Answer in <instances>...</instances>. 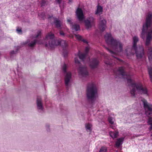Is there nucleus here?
Masks as SVG:
<instances>
[{
  "mask_svg": "<svg viewBox=\"0 0 152 152\" xmlns=\"http://www.w3.org/2000/svg\"><path fill=\"white\" fill-rule=\"evenodd\" d=\"M148 69L150 80L151 82L152 83V67H148Z\"/></svg>",
  "mask_w": 152,
  "mask_h": 152,
  "instance_id": "b1692460",
  "label": "nucleus"
},
{
  "mask_svg": "<svg viewBox=\"0 0 152 152\" xmlns=\"http://www.w3.org/2000/svg\"><path fill=\"white\" fill-rule=\"evenodd\" d=\"M99 63V61L98 58H93L90 61L89 66L91 68L94 69L98 67Z\"/></svg>",
  "mask_w": 152,
  "mask_h": 152,
  "instance_id": "f8f14e48",
  "label": "nucleus"
},
{
  "mask_svg": "<svg viewBox=\"0 0 152 152\" xmlns=\"http://www.w3.org/2000/svg\"><path fill=\"white\" fill-rule=\"evenodd\" d=\"M148 124L150 125L151 126L149 128V130H150L152 129V118L150 117H149L148 121Z\"/></svg>",
  "mask_w": 152,
  "mask_h": 152,
  "instance_id": "a878e982",
  "label": "nucleus"
},
{
  "mask_svg": "<svg viewBox=\"0 0 152 152\" xmlns=\"http://www.w3.org/2000/svg\"><path fill=\"white\" fill-rule=\"evenodd\" d=\"M110 136L113 138H115L117 137L118 132V131H115V132L110 131L109 132Z\"/></svg>",
  "mask_w": 152,
  "mask_h": 152,
  "instance_id": "412c9836",
  "label": "nucleus"
},
{
  "mask_svg": "<svg viewBox=\"0 0 152 152\" xmlns=\"http://www.w3.org/2000/svg\"><path fill=\"white\" fill-rule=\"evenodd\" d=\"M142 102L144 108L148 109L145 111V114L148 116L151 115L152 112V104H148L147 101L144 100H143Z\"/></svg>",
  "mask_w": 152,
  "mask_h": 152,
  "instance_id": "1a4fd4ad",
  "label": "nucleus"
},
{
  "mask_svg": "<svg viewBox=\"0 0 152 152\" xmlns=\"http://www.w3.org/2000/svg\"><path fill=\"white\" fill-rule=\"evenodd\" d=\"M16 31H17V32L19 33H20V32H21L22 31V30L21 29H18V28H17L16 29Z\"/></svg>",
  "mask_w": 152,
  "mask_h": 152,
  "instance_id": "c9c22d12",
  "label": "nucleus"
},
{
  "mask_svg": "<svg viewBox=\"0 0 152 152\" xmlns=\"http://www.w3.org/2000/svg\"><path fill=\"white\" fill-rule=\"evenodd\" d=\"M106 60L105 61L104 63L107 66H112L113 63L112 62L110 61V59L109 58L106 57Z\"/></svg>",
  "mask_w": 152,
  "mask_h": 152,
  "instance_id": "4be33fe9",
  "label": "nucleus"
},
{
  "mask_svg": "<svg viewBox=\"0 0 152 152\" xmlns=\"http://www.w3.org/2000/svg\"><path fill=\"white\" fill-rule=\"evenodd\" d=\"M37 42L38 44H43L42 41L41 40L38 41L36 39H35L34 41L31 42H30L29 41H27V42L24 43V44H27V45L28 47L32 48L34 46Z\"/></svg>",
  "mask_w": 152,
  "mask_h": 152,
  "instance_id": "2eb2a0df",
  "label": "nucleus"
},
{
  "mask_svg": "<svg viewBox=\"0 0 152 152\" xmlns=\"http://www.w3.org/2000/svg\"><path fill=\"white\" fill-rule=\"evenodd\" d=\"M89 49V48L88 47H86L85 49L84 53H80V52H79L78 54V56L80 59L83 60L86 56L88 52Z\"/></svg>",
  "mask_w": 152,
  "mask_h": 152,
  "instance_id": "dca6fc26",
  "label": "nucleus"
},
{
  "mask_svg": "<svg viewBox=\"0 0 152 152\" xmlns=\"http://www.w3.org/2000/svg\"><path fill=\"white\" fill-rule=\"evenodd\" d=\"M75 62L76 64H78L79 65V67L78 70L79 75L83 77H86L88 76V73L86 67L80 65V61L77 58H75Z\"/></svg>",
  "mask_w": 152,
  "mask_h": 152,
  "instance_id": "6e6552de",
  "label": "nucleus"
},
{
  "mask_svg": "<svg viewBox=\"0 0 152 152\" xmlns=\"http://www.w3.org/2000/svg\"><path fill=\"white\" fill-rule=\"evenodd\" d=\"M147 55L150 64L152 65V47H149L147 51Z\"/></svg>",
  "mask_w": 152,
  "mask_h": 152,
  "instance_id": "f3484780",
  "label": "nucleus"
},
{
  "mask_svg": "<svg viewBox=\"0 0 152 152\" xmlns=\"http://www.w3.org/2000/svg\"><path fill=\"white\" fill-rule=\"evenodd\" d=\"M108 121L110 124L112 125H113L114 124V121L113 118L111 117H109Z\"/></svg>",
  "mask_w": 152,
  "mask_h": 152,
  "instance_id": "c85d7f7f",
  "label": "nucleus"
},
{
  "mask_svg": "<svg viewBox=\"0 0 152 152\" xmlns=\"http://www.w3.org/2000/svg\"><path fill=\"white\" fill-rule=\"evenodd\" d=\"M53 34L51 33H49L46 35L45 39V46L52 49L57 46L61 45L63 48V56L64 57H66L68 53V50L66 48L68 46L67 42L64 40H55Z\"/></svg>",
  "mask_w": 152,
  "mask_h": 152,
  "instance_id": "7ed1b4c3",
  "label": "nucleus"
},
{
  "mask_svg": "<svg viewBox=\"0 0 152 152\" xmlns=\"http://www.w3.org/2000/svg\"><path fill=\"white\" fill-rule=\"evenodd\" d=\"M83 42H85V43H88V42H87V41L85 40V39H82V40H81Z\"/></svg>",
  "mask_w": 152,
  "mask_h": 152,
  "instance_id": "4c0bfd02",
  "label": "nucleus"
},
{
  "mask_svg": "<svg viewBox=\"0 0 152 152\" xmlns=\"http://www.w3.org/2000/svg\"><path fill=\"white\" fill-rule=\"evenodd\" d=\"M56 1L58 3L60 4L62 0H56Z\"/></svg>",
  "mask_w": 152,
  "mask_h": 152,
  "instance_id": "f704fd0d",
  "label": "nucleus"
},
{
  "mask_svg": "<svg viewBox=\"0 0 152 152\" xmlns=\"http://www.w3.org/2000/svg\"><path fill=\"white\" fill-rule=\"evenodd\" d=\"M124 139V137H122L117 140L115 143V145L116 147H118L122 144Z\"/></svg>",
  "mask_w": 152,
  "mask_h": 152,
  "instance_id": "6ab92c4d",
  "label": "nucleus"
},
{
  "mask_svg": "<svg viewBox=\"0 0 152 152\" xmlns=\"http://www.w3.org/2000/svg\"><path fill=\"white\" fill-rule=\"evenodd\" d=\"M107 148L106 147H102L100 149L99 152H106Z\"/></svg>",
  "mask_w": 152,
  "mask_h": 152,
  "instance_id": "cd10ccee",
  "label": "nucleus"
},
{
  "mask_svg": "<svg viewBox=\"0 0 152 152\" xmlns=\"http://www.w3.org/2000/svg\"><path fill=\"white\" fill-rule=\"evenodd\" d=\"M111 127L112 129H114L115 128V126H113V125H111L110 126Z\"/></svg>",
  "mask_w": 152,
  "mask_h": 152,
  "instance_id": "58836bf2",
  "label": "nucleus"
},
{
  "mask_svg": "<svg viewBox=\"0 0 152 152\" xmlns=\"http://www.w3.org/2000/svg\"><path fill=\"white\" fill-rule=\"evenodd\" d=\"M59 33H60V34L61 35V36H64L65 35L64 33L62 31H60Z\"/></svg>",
  "mask_w": 152,
  "mask_h": 152,
  "instance_id": "72a5a7b5",
  "label": "nucleus"
},
{
  "mask_svg": "<svg viewBox=\"0 0 152 152\" xmlns=\"http://www.w3.org/2000/svg\"><path fill=\"white\" fill-rule=\"evenodd\" d=\"M69 2H72V0H69Z\"/></svg>",
  "mask_w": 152,
  "mask_h": 152,
  "instance_id": "ea45409f",
  "label": "nucleus"
},
{
  "mask_svg": "<svg viewBox=\"0 0 152 152\" xmlns=\"http://www.w3.org/2000/svg\"><path fill=\"white\" fill-rule=\"evenodd\" d=\"M71 27L72 30H74L75 31H78L80 30L79 25L78 24H72L71 26Z\"/></svg>",
  "mask_w": 152,
  "mask_h": 152,
  "instance_id": "5701e85b",
  "label": "nucleus"
},
{
  "mask_svg": "<svg viewBox=\"0 0 152 152\" xmlns=\"http://www.w3.org/2000/svg\"><path fill=\"white\" fill-rule=\"evenodd\" d=\"M103 12V8L100 6L98 5L97 6V9L95 11V14L96 15H100L102 14Z\"/></svg>",
  "mask_w": 152,
  "mask_h": 152,
  "instance_id": "a211bd4d",
  "label": "nucleus"
},
{
  "mask_svg": "<svg viewBox=\"0 0 152 152\" xmlns=\"http://www.w3.org/2000/svg\"><path fill=\"white\" fill-rule=\"evenodd\" d=\"M152 14L149 13L147 15L146 18L145 23L143 25L141 37L142 39L144 38L145 33L146 34V39L145 45H149L151 40L152 39Z\"/></svg>",
  "mask_w": 152,
  "mask_h": 152,
  "instance_id": "20e7f679",
  "label": "nucleus"
},
{
  "mask_svg": "<svg viewBox=\"0 0 152 152\" xmlns=\"http://www.w3.org/2000/svg\"><path fill=\"white\" fill-rule=\"evenodd\" d=\"M104 38L106 43L113 51L107 47L105 48L110 53L115 60L119 61H121V60L115 56L119 53L122 52L123 44L119 41L114 39L110 33H107L104 35Z\"/></svg>",
  "mask_w": 152,
  "mask_h": 152,
  "instance_id": "f03ea898",
  "label": "nucleus"
},
{
  "mask_svg": "<svg viewBox=\"0 0 152 152\" xmlns=\"http://www.w3.org/2000/svg\"><path fill=\"white\" fill-rule=\"evenodd\" d=\"M133 45L132 49L135 51L136 56L137 58H140L144 54V48L142 46H140L137 48L136 45L139 41L137 37L135 36L133 37Z\"/></svg>",
  "mask_w": 152,
  "mask_h": 152,
  "instance_id": "423d86ee",
  "label": "nucleus"
},
{
  "mask_svg": "<svg viewBox=\"0 0 152 152\" xmlns=\"http://www.w3.org/2000/svg\"><path fill=\"white\" fill-rule=\"evenodd\" d=\"M54 23L57 28H58L61 27V23L58 19L56 18L54 19Z\"/></svg>",
  "mask_w": 152,
  "mask_h": 152,
  "instance_id": "aec40b11",
  "label": "nucleus"
},
{
  "mask_svg": "<svg viewBox=\"0 0 152 152\" xmlns=\"http://www.w3.org/2000/svg\"><path fill=\"white\" fill-rule=\"evenodd\" d=\"M19 47L18 46L16 48L15 50V51L14 50L11 51L10 52V55L11 56H12L16 54L17 53V52L18 50H19Z\"/></svg>",
  "mask_w": 152,
  "mask_h": 152,
  "instance_id": "393cba45",
  "label": "nucleus"
},
{
  "mask_svg": "<svg viewBox=\"0 0 152 152\" xmlns=\"http://www.w3.org/2000/svg\"><path fill=\"white\" fill-rule=\"evenodd\" d=\"M41 31L40 30L38 31L37 32V34L36 35V36H35V37H34V38H37L38 37H39V36H40L41 35Z\"/></svg>",
  "mask_w": 152,
  "mask_h": 152,
  "instance_id": "c756f323",
  "label": "nucleus"
},
{
  "mask_svg": "<svg viewBox=\"0 0 152 152\" xmlns=\"http://www.w3.org/2000/svg\"><path fill=\"white\" fill-rule=\"evenodd\" d=\"M76 14L77 17L80 21H82L84 18L83 11L81 8L79 7L77 8Z\"/></svg>",
  "mask_w": 152,
  "mask_h": 152,
  "instance_id": "4468645a",
  "label": "nucleus"
},
{
  "mask_svg": "<svg viewBox=\"0 0 152 152\" xmlns=\"http://www.w3.org/2000/svg\"><path fill=\"white\" fill-rule=\"evenodd\" d=\"M46 4V1L45 0H42L41 3V5L42 6H44Z\"/></svg>",
  "mask_w": 152,
  "mask_h": 152,
  "instance_id": "2f4dec72",
  "label": "nucleus"
},
{
  "mask_svg": "<svg viewBox=\"0 0 152 152\" xmlns=\"http://www.w3.org/2000/svg\"><path fill=\"white\" fill-rule=\"evenodd\" d=\"M99 20V28L101 31H103L106 27V21L105 19L101 17H100Z\"/></svg>",
  "mask_w": 152,
  "mask_h": 152,
  "instance_id": "9b49d317",
  "label": "nucleus"
},
{
  "mask_svg": "<svg viewBox=\"0 0 152 152\" xmlns=\"http://www.w3.org/2000/svg\"><path fill=\"white\" fill-rule=\"evenodd\" d=\"M91 125L90 124H87L85 125L87 131H91Z\"/></svg>",
  "mask_w": 152,
  "mask_h": 152,
  "instance_id": "bb28decb",
  "label": "nucleus"
},
{
  "mask_svg": "<svg viewBox=\"0 0 152 152\" xmlns=\"http://www.w3.org/2000/svg\"><path fill=\"white\" fill-rule=\"evenodd\" d=\"M86 96L87 101L91 104H93L98 96V88L94 83H89L88 84Z\"/></svg>",
  "mask_w": 152,
  "mask_h": 152,
  "instance_id": "39448f33",
  "label": "nucleus"
},
{
  "mask_svg": "<svg viewBox=\"0 0 152 152\" xmlns=\"http://www.w3.org/2000/svg\"><path fill=\"white\" fill-rule=\"evenodd\" d=\"M114 72L116 76V78H123L127 79L128 85L130 87V93L132 96L135 97L137 93L143 94L147 96L149 95L148 91L147 88L143 87L140 83H134L131 79V75L129 74L127 75L126 74L123 67H121L118 69L114 70Z\"/></svg>",
  "mask_w": 152,
  "mask_h": 152,
  "instance_id": "f257e3e1",
  "label": "nucleus"
},
{
  "mask_svg": "<svg viewBox=\"0 0 152 152\" xmlns=\"http://www.w3.org/2000/svg\"><path fill=\"white\" fill-rule=\"evenodd\" d=\"M18 76H19V73H18Z\"/></svg>",
  "mask_w": 152,
  "mask_h": 152,
  "instance_id": "a19ab883",
  "label": "nucleus"
},
{
  "mask_svg": "<svg viewBox=\"0 0 152 152\" xmlns=\"http://www.w3.org/2000/svg\"><path fill=\"white\" fill-rule=\"evenodd\" d=\"M67 21L70 24V26L73 24L70 18H68L67 20Z\"/></svg>",
  "mask_w": 152,
  "mask_h": 152,
  "instance_id": "473e14b6",
  "label": "nucleus"
},
{
  "mask_svg": "<svg viewBox=\"0 0 152 152\" xmlns=\"http://www.w3.org/2000/svg\"><path fill=\"white\" fill-rule=\"evenodd\" d=\"M37 108L39 112H42L43 111L44 108L41 98L40 96L37 97Z\"/></svg>",
  "mask_w": 152,
  "mask_h": 152,
  "instance_id": "ddd939ff",
  "label": "nucleus"
},
{
  "mask_svg": "<svg viewBox=\"0 0 152 152\" xmlns=\"http://www.w3.org/2000/svg\"><path fill=\"white\" fill-rule=\"evenodd\" d=\"M94 19L93 17H90L84 21L85 26L87 29L91 28L94 24Z\"/></svg>",
  "mask_w": 152,
  "mask_h": 152,
  "instance_id": "9d476101",
  "label": "nucleus"
},
{
  "mask_svg": "<svg viewBox=\"0 0 152 152\" xmlns=\"http://www.w3.org/2000/svg\"><path fill=\"white\" fill-rule=\"evenodd\" d=\"M49 124H46V127L47 129V131H49Z\"/></svg>",
  "mask_w": 152,
  "mask_h": 152,
  "instance_id": "e433bc0d",
  "label": "nucleus"
},
{
  "mask_svg": "<svg viewBox=\"0 0 152 152\" xmlns=\"http://www.w3.org/2000/svg\"><path fill=\"white\" fill-rule=\"evenodd\" d=\"M67 67V65L65 64H64L62 66V70L65 75V85L67 88H68L69 86V82L72 78L71 72H66Z\"/></svg>",
  "mask_w": 152,
  "mask_h": 152,
  "instance_id": "0eeeda50",
  "label": "nucleus"
},
{
  "mask_svg": "<svg viewBox=\"0 0 152 152\" xmlns=\"http://www.w3.org/2000/svg\"><path fill=\"white\" fill-rule=\"evenodd\" d=\"M75 37L79 40L81 41L82 38V36L79 35H75Z\"/></svg>",
  "mask_w": 152,
  "mask_h": 152,
  "instance_id": "7c9ffc66",
  "label": "nucleus"
}]
</instances>
